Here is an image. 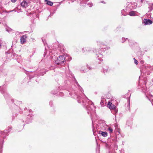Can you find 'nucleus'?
<instances>
[{
    "label": "nucleus",
    "mask_w": 153,
    "mask_h": 153,
    "mask_svg": "<svg viewBox=\"0 0 153 153\" xmlns=\"http://www.w3.org/2000/svg\"><path fill=\"white\" fill-rule=\"evenodd\" d=\"M68 57L65 55L59 56L55 61V63L58 65H62L66 60H68Z\"/></svg>",
    "instance_id": "nucleus-1"
},
{
    "label": "nucleus",
    "mask_w": 153,
    "mask_h": 153,
    "mask_svg": "<svg viewBox=\"0 0 153 153\" xmlns=\"http://www.w3.org/2000/svg\"><path fill=\"white\" fill-rule=\"evenodd\" d=\"M107 106L110 109H115L116 107L114 105V104H112V102L111 101H109L108 102V104L107 105Z\"/></svg>",
    "instance_id": "nucleus-2"
},
{
    "label": "nucleus",
    "mask_w": 153,
    "mask_h": 153,
    "mask_svg": "<svg viewBox=\"0 0 153 153\" xmlns=\"http://www.w3.org/2000/svg\"><path fill=\"white\" fill-rule=\"evenodd\" d=\"M27 37L26 35H23L21 38V43L23 44L26 42V39Z\"/></svg>",
    "instance_id": "nucleus-3"
},
{
    "label": "nucleus",
    "mask_w": 153,
    "mask_h": 153,
    "mask_svg": "<svg viewBox=\"0 0 153 153\" xmlns=\"http://www.w3.org/2000/svg\"><path fill=\"white\" fill-rule=\"evenodd\" d=\"M144 22L145 25H149L152 24V22L150 19H145L144 20Z\"/></svg>",
    "instance_id": "nucleus-4"
},
{
    "label": "nucleus",
    "mask_w": 153,
    "mask_h": 153,
    "mask_svg": "<svg viewBox=\"0 0 153 153\" xmlns=\"http://www.w3.org/2000/svg\"><path fill=\"white\" fill-rule=\"evenodd\" d=\"M21 5L22 7L26 8L28 6V3L26 1H24L21 3Z\"/></svg>",
    "instance_id": "nucleus-5"
},
{
    "label": "nucleus",
    "mask_w": 153,
    "mask_h": 153,
    "mask_svg": "<svg viewBox=\"0 0 153 153\" xmlns=\"http://www.w3.org/2000/svg\"><path fill=\"white\" fill-rule=\"evenodd\" d=\"M99 134H101L103 137H106L107 136L108 134L106 132L102 131H99Z\"/></svg>",
    "instance_id": "nucleus-6"
},
{
    "label": "nucleus",
    "mask_w": 153,
    "mask_h": 153,
    "mask_svg": "<svg viewBox=\"0 0 153 153\" xmlns=\"http://www.w3.org/2000/svg\"><path fill=\"white\" fill-rule=\"evenodd\" d=\"M136 13L137 12L135 11H132L129 13V15L131 16H136L137 15L136 14Z\"/></svg>",
    "instance_id": "nucleus-7"
},
{
    "label": "nucleus",
    "mask_w": 153,
    "mask_h": 153,
    "mask_svg": "<svg viewBox=\"0 0 153 153\" xmlns=\"http://www.w3.org/2000/svg\"><path fill=\"white\" fill-rule=\"evenodd\" d=\"M45 1L47 2L46 4L50 6H51L53 5V2L50 1L46 0Z\"/></svg>",
    "instance_id": "nucleus-8"
},
{
    "label": "nucleus",
    "mask_w": 153,
    "mask_h": 153,
    "mask_svg": "<svg viewBox=\"0 0 153 153\" xmlns=\"http://www.w3.org/2000/svg\"><path fill=\"white\" fill-rule=\"evenodd\" d=\"M105 102L104 100V99H102L101 100V102H100V104L102 106H103L104 105V103Z\"/></svg>",
    "instance_id": "nucleus-9"
},
{
    "label": "nucleus",
    "mask_w": 153,
    "mask_h": 153,
    "mask_svg": "<svg viewBox=\"0 0 153 153\" xmlns=\"http://www.w3.org/2000/svg\"><path fill=\"white\" fill-rule=\"evenodd\" d=\"M108 130L109 131L110 133H112L113 131V130L111 127H109L108 129Z\"/></svg>",
    "instance_id": "nucleus-10"
},
{
    "label": "nucleus",
    "mask_w": 153,
    "mask_h": 153,
    "mask_svg": "<svg viewBox=\"0 0 153 153\" xmlns=\"http://www.w3.org/2000/svg\"><path fill=\"white\" fill-rule=\"evenodd\" d=\"M134 63L136 64H137V62H138L134 58Z\"/></svg>",
    "instance_id": "nucleus-11"
},
{
    "label": "nucleus",
    "mask_w": 153,
    "mask_h": 153,
    "mask_svg": "<svg viewBox=\"0 0 153 153\" xmlns=\"http://www.w3.org/2000/svg\"><path fill=\"white\" fill-rule=\"evenodd\" d=\"M17 0H11V1L12 2L14 3Z\"/></svg>",
    "instance_id": "nucleus-12"
},
{
    "label": "nucleus",
    "mask_w": 153,
    "mask_h": 153,
    "mask_svg": "<svg viewBox=\"0 0 153 153\" xmlns=\"http://www.w3.org/2000/svg\"><path fill=\"white\" fill-rule=\"evenodd\" d=\"M135 5L136 6L137 5V4L136 3H134Z\"/></svg>",
    "instance_id": "nucleus-13"
},
{
    "label": "nucleus",
    "mask_w": 153,
    "mask_h": 153,
    "mask_svg": "<svg viewBox=\"0 0 153 153\" xmlns=\"http://www.w3.org/2000/svg\"><path fill=\"white\" fill-rule=\"evenodd\" d=\"M6 31H8V32H9V31L7 29H6Z\"/></svg>",
    "instance_id": "nucleus-14"
},
{
    "label": "nucleus",
    "mask_w": 153,
    "mask_h": 153,
    "mask_svg": "<svg viewBox=\"0 0 153 153\" xmlns=\"http://www.w3.org/2000/svg\"><path fill=\"white\" fill-rule=\"evenodd\" d=\"M143 0H141V2H142H142H143Z\"/></svg>",
    "instance_id": "nucleus-15"
},
{
    "label": "nucleus",
    "mask_w": 153,
    "mask_h": 153,
    "mask_svg": "<svg viewBox=\"0 0 153 153\" xmlns=\"http://www.w3.org/2000/svg\"><path fill=\"white\" fill-rule=\"evenodd\" d=\"M84 50V48H83L82 49V50L83 51Z\"/></svg>",
    "instance_id": "nucleus-16"
}]
</instances>
